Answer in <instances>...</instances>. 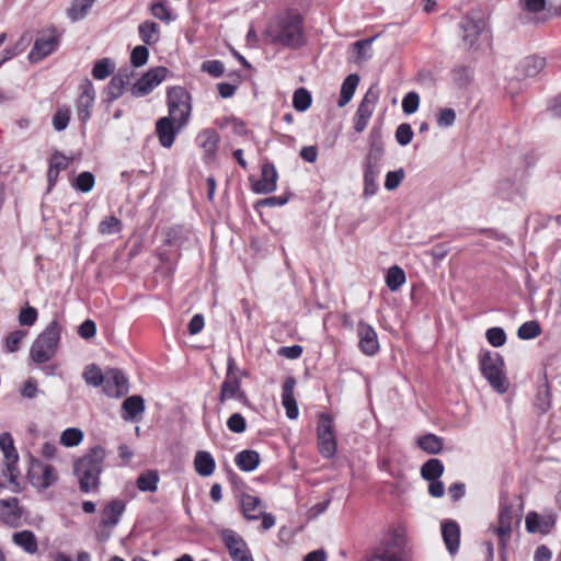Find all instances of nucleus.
<instances>
[{"label": "nucleus", "mask_w": 561, "mask_h": 561, "mask_svg": "<svg viewBox=\"0 0 561 561\" xmlns=\"http://www.w3.org/2000/svg\"><path fill=\"white\" fill-rule=\"evenodd\" d=\"M400 552L392 541L376 547L367 561H400Z\"/></svg>", "instance_id": "31"}, {"label": "nucleus", "mask_w": 561, "mask_h": 561, "mask_svg": "<svg viewBox=\"0 0 561 561\" xmlns=\"http://www.w3.org/2000/svg\"><path fill=\"white\" fill-rule=\"evenodd\" d=\"M535 407L540 413H546L551 407V392L548 381L545 379L543 383L538 387Z\"/></svg>", "instance_id": "43"}, {"label": "nucleus", "mask_w": 561, "mask_h": 561, "mask_svg": "<svg viewBox=\"0 0 561 561\" xmlns=\"http://www.w3.org/2000/svg\"><path fill=\"white\" fill-rule=\"evenodd\" d=\"M485 336L488 342L494 347H500L506 342V333L502 328L499 327L488 329Z\"/></svg>", "instance_id": "51"}, {"label": "nucleus", "mask_w": 561, "mask_h": 561, "mask_svg": "<svg viewBox=\"0 0 561 561\" xmlns=\"http://www.w3.org/2000/svg\"><path fill=\"white\" fill-rule=\"evenodd\" d=\"M59 37L55 30L38 36L28 54L31 62H38L57 49Z\"/></svg>", "instance_id": "11"}, {"label": "nucleus", "mask_w": 561, "mask_h": 561, "mask_svg": "<svg viewBox=\"0 0 561 561\" xmlns=\"http://www.w3.org/2000/svg\"><path fill=\"white\" fill-rule=\"evenodd\" d=\"M129 392V379L118 368H107V397L122 398Z\"/></svg>", "instance_id": "16"}, {"label": "nucleus", "mask_w": 561, "mask_h": 561, "mask_svg": "<svg viewBox=\"0 0 561 561\" xmlns=\"http://www.w3.org/2000/svg\"><path fill=\"white\" fill-rule=\"evenodd\" d=\"M26 332L22 330H15L11 332L5 339V348L10 353L19 351L22 340L25 337Z\"/></svg>", "instance_id": "57"}, {"label": "nucleus", "mask_w": 561, "mask_h": 561, "mask_svg": "<svg viewBox=\"0 0 561 561\" xmlns=\"http://www.w3.org/2000/svg\"><path fill=\"white\" fill-rule=\"evenodd\" d=\"M375 37L365 38L357 41L352 44V47L354 51L356 53V61H363L368 60L371 58V43L374 42Z\"/></svg>", "instance_id": "47"}, {"label": "nucleus", "mask_w": 561, "mask_h": 561, "mask_svg": "<svg viewBox=\"0 0 561 561\" xmlns=\"http://www.w3.org/2000/svg\"><path fill=\"white\" fill-rule=\"evenodd\" d=\"M158 31L159 25L152 21H145L138 26L139 36L147 45L154 44L159 39Z\"/></svg>", "instance_id": "45"}, {"label": "nucleus", "mask_w": 561, "mask_h": 561, "mask_svg": "<svg viewBox=\"0 0 561 561\" xmlns=\"http://www.w3.org/2000/svg\"><path fill=\"white\" fill-rule=\"evenodd\" d=\"M83 439V432L77 427L66 428L60 435V444L65 447H76Z\"/></svg>", "instance_id": "46"}, {"label": "nucleus", "mask_w": 561, "mask_h": 561, "mask_svg": "<svg viewBox=\"0 0 561 561\" xmlns=\"http://www.w3.org/2000/svg\"><path fill=\"white\" fill-rule=\"evenodd\" d=\"M520 7L523 10L530 13H538L546 9V0H520Z\"/></svg>", "instance_id": "62"}, {"label": "nucleus", "mask_w": 561, "mask_h": 561, "mask_svg": "<svg viewBox=\"0 0 561 561\" xmlns=\"http://www.w3.org/2000/svg\"><path fill=\"white\" fill-rule=\"evenodd\" d=\"M404 176H405V173L402 168H400L396 171H389L386 175L385 187L388 191L396 190L401 184Z\"/></svg>", "instance_id": "59"}, {"label": "nucleus", "mask_w": 561, "mask_h": 561, "mask_svg": "<svg viewBox=\"0 0 561 561\" xmlns=\"http://www.w3.org/2000/svg\"><path fill=\"white\" fill-rule=\"evenodd\" d=\"M125 510L126 502L124 500L114 499L107 503V529L114 528L118 524Z\"/></svg>", "instance_id": "37"}, {"label": "nucleus", "mask_w": 561, "mask_h": 561, "mask_svg": "<svg viewBox=\"0 0 561 561\" xmlns=\"http://www.w3.org/2000/svg\"><path fill=\"white\" fill-rule=\"evenodd\" d=\"M12 542L28 554H35L38 551L37 538L31 530L14 533L12 535Z\"/></svg>", "instance_id": "28"}, {"label": "nucleus", "mask_w": 561, "mask_h": 561, "mask_svg": "<svg viewBox=\"0 0 561 561\" xmlns=\"http://www.w3.org/2000/svg\"><path fill=\"white\" fill-rule=\"evenodd\" d=\"M278 174L273 163L266 162L262 165L261 179L253 185L252 190L257 194H268L276 190Z\"/></svg>", "instance_id": "22"}, {"label": "nucleus", "mask_w": 561, "mask_h": 561, "mask_svg": "<svg viewBox=\"0 0 561 561\" xmlns=\"http://www.w3.org/2000/svg\"><path fill=\"white\" fill-rule=\"evenodd\" d=\"M70 108L68 106H58L53 116V126L57 131L65 130L70 122Z\"/></svg>", "instance_id": "49"}, {"label": "nucleus", "mask_w": 561, "mask_h": 561, "mask_svg": "<svg viewBox=\"0 0 561 561\" xmlns=\"http://www.w3.org/2000/svg\"><path fill=\"white\" fill-rule=\"evenodd\" d=\"M369 151L366 154L364 167L379 169L385 152L380 129L373 128L369 134Z\"/></svg>", "instance_id": "21"}, {"label": "nucleus", "mask_w": 561, "mask_h": 561, "mask_svg": "<svg viewBox=\"0 0 561 561\" xmlns=\"http://www.w3.org/2000/svg\"><path fill=\"white\" fill-rule=\"evenodd\" d=\"M202 70L214 78H219L225 72V66L220 60H207L202 64Z\"/></svg>", "instance_id": "60"}, {"label": "nucleus", "mask_w": 561, "mask_h": 561, "mask_svg": "<svg viewBox=\"0 0 561 561\" xmlns=\"http://www.w3.org/2000/svg\"><path fill=\"white\" fill-rule=\"evenodd\" d=\"M219 140L220 137L218 133L214 129L207 128L198 133L196 141L198 146L203 149L206 160H211L215 158Z\"/></svg>", "instance_id": "25"}, {"label": "nucleus", "mask_w": 561, "mask_h": 561, "mask_svg": "<svg viewBox=\"0 0 561 561\" xmlns=\"http://www.w3.org/2000/svg\"><path fill=\"white\" fill-rule=\"evenodd\" d=\"M144 412L145 400L141 396H130L122 404V419L125 421H138Z\"/></svg>", "instance_id": "26"}, {"label": "nucleus", "mask_w": 561, "mask_h": 561, "mask_svg": "<svg viewBox=\"0 0 561 561\" xmlns=\"http://www.w3.org/2000/svg\"><path fill=\"white\" fill-rule=\"evenodd\" d=\"M271 44L297 49L305 45L304 18L293 9L273 16L264 32Z\"/></svg>", "instance_id": "1"}, {"label": "nucleus", "mask_w": 561, "mask_h": 561, "mask_svg": "<svg viewBox=\"0 0 561 561\" xmlns=\"http://www.w3.org/2000/svg\"><path fill=\"white\" fill-rule=\"evenodd\" d=\"M0 449L5 459L7 470L11 478L18 474L19 454L14 446V440L9 432H3L0 435Z\"/></svg>", "instance_id": "19"}, {"label": "nucleus", "mask_w": 561, "mask_h": 561, "mask_svg": "<svg viewBox=\"0 0 561 561\" xmlns=\"http://www.w3.org/2000/svg\"><path fill=\"white\" fill-rule=\"evenodd\" d=\"M485 26L483 18L479 13H469L459 22L461 42L466 49L476 47L479 37Z\"/></svg>", "instance_id": "8"}, {"label": "nucleus", "mask_w": 561, "mask_h": 561, "mask_svg": "<svg viewBox=\"0 0 561 561\" xmlns=\"http://www.w3.org/2000/svg\"><path fill=\"white\" fill-rule=\"evenodd\" d=\"M95 332H96L95 323L89 319L83 321L78 328L79 335L84 340H88V339H91L92 336H94Z\"/></svg>", "instance_id": "64"}, {"label": "nucleus", "mask_w": 561, "mask_h": 561, "mask_svg": "<svg viewBox=\"0 0 561 561\" xmlns=\"http://www.w3.org/2000/svg\"><path fill=\"white\" fill-rule=\"evenodd\" d=\"M513 524V507L512 505H501L499 513V525L493 528V531L499 537V543L502 550L505 549L507 541L511 539Z\"/></svg>", "instance_id": "18"}, {"label": "nucleus", "mask_w": 561, "mask_h": 561, "mask_svg": "<svg viewBox=\"0 0 561 561\" xmlns=\"http://www.w3.org/2000/svg\"><path fill=\"white\" fill-rule=\"evenodd\" d=\"M94 185V175L91 172H82L76 179L75 187L83 193H88Z\"/></svg>", "instance_id": "56"}, {"label": "nucleus", "mask_w": 561, "mask_h": 561, "mask_svg": "<svg viewBox=\"0 0 561 561\" xmlns=\"http://www.w3.org/2000/svg\"><path fill=\"white\" fill-rule=\"evenodd\" d=\"M378 98V90L375 87H370L366 94L364 95V98L362 99L355 115L370 119Z\"/></svg>", "instance_id": "33"}, {"label": "nucleus", "mask_w": 561, "mask_h": 561, "mask_svg": "<svg viewBox=\"0 0 561 561\" xmlns=\"http://www.w3.org/2000/svg\"><path fill=\"white\" fill-rule=\"evenodd\" d=\"M296 379L287 377L282 387V405L286 411V416L289 420H296L299 414L298 404L294 394Z\"/></svg>", "instance_id": "23"}, {"label": "nucleus", "mask_w": 561, "mask_h": 561, "mask_svg": "<svg viewBox=\"0 0 561 561\" xmlns=\"http://www.w3.org/2000/svg\"><path fill=\"white\" fill-rule=\"evenodd\" d=\"M358 347L367 356H373L379 351V341L375 329L366 323L359 321L357 323Z\"/></svg>", "instance_id": "15"}, {"label": "nucleus", "mask_w": 561, "mask_h": 561, "mask_svg": "<svg viewBox=\"0 0 561 561\" xmlns=\"http://www.w3.org/2000/svg\"><path fill=\"white\" fill-rule=\"evenodd\" d=\"M312 102L310 92L305 88H299L294 92L293 106L299 112L307 111Z\"/></svg>", "instance_id": "48"}, {"label": "nucleus", "mask_w": 561, "mask_h": 561, "mask_svg": "<svg viewBox=\"0 0 561 561\" xmlns=\"http://www.w3.org/2000/svg\"><path fill=\"white\" fill-rule=\"evenodd\" d=\"M234 462L242 471H254L260 465V454L252 449L242 450L236 455Z\"/></svg>", "instance_id": "32"}, {"label": "nucleus", "mask_w": 561, "mask_h": 561, "mask_svg": "<svg viewBox=\"0 0 561 561\" xmlns=\"http://www.w3.org/2000/svg\"><path fill=\"white\" fill-rule=\"evenodd\" d=\"M80 95L77 101L78 117L82 123H85L91 116V108L95 100V91L92 82L84 79L80 84Z\"/></svg>", "instance_id": "17"}, {"label": "nucleus", "mask_w": 561, "mask_h": 561, "mask_svg": "<svg viewBox=\"0 0 561 561\" xmlns=\"http://www.w3.org/2000/svg\"><path fill=\"white\" fill-rule=\"evenodd\" d=\"M151 13L154 18L161 21H170L171 13L163 2H156L151 4Z\"/></svg>", "instance_id": "63"}, {"label": "nucleus", "mask_w": 561, "mask_h": 561, "mask_svg": "<svg viewBox=\"0 0 561 561\" xmlns=\"http://www.w3.org/2000/svg\"><path fill=\"white\" fill-rule=\"evenodd\" d=\"M96 0H72L67 15L72 22L84 19Z\"/></svg>", "instance_id": "35"}, {"label": "nucleus", "mask_w": 561, "mask_h": 561, "mask_svg": "<svg viewBox=\"0 0 561 561\" xmlns=\"http://www.w3.org/2000/svg\"><path fill=\"white\" fill-rule=\"evenodd\" d=\"M37 320V310L34 307H26L20 311L19 322L21 325H33Z\"/></svg>", "instance_id": "61"}, {"label": "nucleus", "mask_w": 561, "mask_h": 561, "mask_svg": "<svg viewBox=\"0 0 561 561\" xmlns=\"http://www.w3.org/2000/svg\"><path fill=\"white\" fill-rule=\"evenodd\" d=\"M159 480L158 471L147 470L138 476L136 485L141 492H156Z\"/></svg>", "instance_id": "36"}, {"label": "nucleus", "mask_w": 561, "mask_h": 561, "mask_svg": "<svg viewBox=\"0 0 561 561\" xmlns=\"http://www.w3.org/2000/svg\"><path fill=\"white\" fill-rule=\"evenodd\" d=\"M379 169L365 168L364 167V197L368 198L374 196L378 191L377 178L379 175Z\"/></svg>", "instance_id": "42"}, {"label": "nucleus", "mask_w": 561, "mask_h": 561, "mask_svg": "<svg viewBox=\"0 0 561 561\" xmlns=\"http://www.w3.org/2000/svg\"><path fill=\"white\" fill-rule=\"evenodd\" d=\"M358 83H359V76L356 73H351L344 79L342 87H341L340 99L337 101V104L340 107H343L347 103H350V101L352 100V98L356 91Z\"/></svg>", "instance_id": "34"}, {"label": "nucleus", "mask_w": 561, "mask_h": 561, "mask_svg": "<svg viewBox=\"0 0 561 561\" xmlns=\"http://www.w3.org/2000/svg\"><path fill=\"white\" fill-rule=\"evenodd\" d=\"M437 125L442 128L450 127L456 122V112L453 108H439L436 115Z\"/></svg>", "instance_id": "53"}, {"label": "nucleus", "mask_w": 561, "mask_h": 561, "mask_svg": "<svg viewBox=\"0 0 561 561\" xmlns=\"http://www.w3.org/2000/svg\"><path fill=\"white\" fill-rule=\"evenodd\" d=\"M149 58V50L146 46H136L130 54V62L133 67L139 68L147 64Z\"/></svg>", "instance_id": "52"}, {"label": "nucleus", "mask_w": 561, "mask_h": 561, "mask_svg": "<svg viewBox=\"0 0 561 561\" xmlns=\"http://www.w3.org/2000/svg\"><path fill=\"white\" fill-rule=\"evenodd\" d=\"M191 96L182 87H171L167 91L169 117L186 125L191 115Z\"/></svg>", "instance_id": "6"}, {"label": "nucleus", "mask_w": 561, "mask_h": 561, "mask_svg": "<svg viewBox=\"0 0 561 561\" xmlns=\"http://www.w3.org/2000/svg\"><path fill=\"white\" fill-rule=\"evenodd\" d=\"M419 106L420 95L414 91L407 93L402 100V111L405 114L411 115L417 111Z\"/></svg>", "instance_id": "55"}, {"label": "nucleus", "mask_w": 561, "mask_h": 561, "mask_svg": "<svg viewBox=\"0 0 561 561\" xmlns=\"http://www.w3.org/2000/svg\"><path fill=\"white\" fill-rule=\"evenodd\" d=\"M417 446L427 454L435 455L443 449V439L435 434H426L417 438Z\"/></svg>", "instance_id": "38"}, {"label": "nucleus", "mask_w": 561, "mask_h": 561, "mask_svg": "<svg viewBox=\"0 0 561 561\" xmlns=\"http://www.w3.org/2000/svg\"><path fill=\"white\" fill-rule=\"evenodd\" d=\"M442 536L449 553H457L460 543L459 525L455 520H447L443 523Z\"/></svg>", "instance_id": "27"}, {"label": "nucleus", "mask_w": 561, "mask_h": 561, "mask_svg": "<svg viewBox=\"0 0 561 561\" xmlns=\"http://www.w3.org/2000/svg\"><path fill=\"white\" fill-rule=\"evenodd\" d=\"M185 125L181 122L173 121L169 116L161 117L156 123V134L159 142L164 148H170L174 144L176 135L183 129Z\"/></svg>", "instance_id": "13"}, {"label": "nucleus", "mask_w": 561, "mask_h": 561, "mask_svg": "<svg viewBox=\"0 0 561 561\" xmlns=\"http://www.w3.org/2000/svg\"><path fill=\"white\" fill-rule=\"evenodd\" d=\"M451 76L454 83L458 88L462 89L467 88L471 83L473 79V70L469 66H456L451 71Z\"/></svg>", "instance_id": "44"}, {"label": "nucleus", "mask_w": 561, "mask_h": 561, "mask_svg": "<svg viewBox=\"0 0 561 561\" xmlns=\"http://www.w3.org/2000/svg\"><path fill=\"white\" fill-rule=\"evenodd\" d=\"M396 140L400 146H407L412 141L413 130L410 124L402 123L396 129Z\"/></svg>", "instance_id": "54"}, {"label": "nucleus", "mask_w": 561, "mask_h": 561, "mask_svg": "<svg viewBox=\"0 0 561 561\" xmlns=\"http://www.w3.org/2000/svg\"><path fill=\"white\" fill-rule=\"evenodd\" d=\"M546 67V58L539 55H530L519 61L516 67L519 78H535Z\"/></svg>", "instance_id": "24"}, {"label": "nucleus", "mask_w": 561, "mask_h": 561, "mask_svg": "<svg viewBox=\"0 0 561 561\" xmlns=\"http://www.w3.org/2000/svg\"><path fill=\"white\" fill-rule=\"evenodd\" d=\"M169 70L165 67H154L131 83L129 92L134 98H144L150 94L165 78Z\"/></svg>", "instance_id": "7"}, {"label": "nucleus", "mask_w": 561, "mask_h": 561, "mask_svg": "<svg viewBox=\"0 0 561 561\" xmlns=\"http://www.w3.org/2000/svg\"><path fill=\"white\" fill-rule=\"evenodd\" d=\"M31 483L41 489H47L57 481L56 469L51 465L44 463L37 459H32L28 470Z\"/></svg>", "instance_id": "10"}, {"label": "nucleus", "mask_w": 561, "mask_h": 561, "mask_svg": "<svg viewBox=\"0 0 561 561\" xmlns=\"http://www.w3.org/2000/svg\"><path fill=\"white\" fill-rule=\"evenodd\" d=\"M134 76L135 71L130 67L119 69L107 84V102L121 98L126 90L129 91Z\"/></svg>", "instance_id": "12"}, {"label": "nucleus", "mask_w": 561, "mask_h": 561, "mask_svg": "<svg viewBox=\"0 0 561 561\" xmlns=\"http://www.w3.org/2000/svg\"><path fill=\"white\" fill-rule=\"evenodd\" d=\"M227 427L236 434H241L247 430V421L240 413H233L227 420Z\"/></svg>", "instance_id": "58"}, {"label": "nucleus", "mask_w": 561, "mask_h": 561, "mask_svg": "<svg viewBox=\"0 0 561 561\" xmlns=\"http://www.w3.org/2000/svg\"><path fill=\"white\" fill-rule=\"evenodd\" d=\"M23 515L22 508L19 506L18 497H9L0 500V520L11 527L21 525Z\"/></svg>", "instance_id": "20"}, {"label": "nucleus", "mask_w": 561, "mask_h": 561, "mask_svg": "<svg viewBox=\"0 0 561 561\" xmlns=\"http://www.w3.org/2000/svg\"><path fill=\"white\" fill-rule=\"evenodd\" d=\"M103 449H93L91 454L81 458L75 467V471L79 478L80 489L83 492L91 491L98 485L100 473L102 472Z\"/></svg>", "instance_id": "3"}, {"label": "nucleus", "mask_w": 561, "mask_h": 561, "mask_svg": "<svg viewBox=\"0 0 561 561\" xmlns=\"http://www.w3.org/2000/svg\"><path fill=\"white\" fill-rule=\"evenodd\" d=\"M540 333H541L540 327L536 321H527V322L523 323L517 331V335L522 340L535 339Z\"/></svg>", "instance_id": "50"}, {"label": "nucleus", "mask_w": 561, "mask_h": 561, "mask_svg": "<svg viewBox=\"0 0 561 561\" xmlns=\"http://www.w3.org/2000/svg\"><path fill=\"white\" fill-rule=\"evenodd\" d=\"M61 327L58 321H51L45 330L36 337L30 350V357L36 364H44L50 360L56 352L60 340Z\"/></svg>", "instance_id": "2"}, {"label": "nucleus", "mask_w": 561, "mask_h": 561, "mask_svg": "<svg viewBox=\"0 0 561 561\" xmlns=\"http://www.w3.org/2000/svg\"><path fill=\"white\" fill-rule=\"evenodd\" d=\"M220 537L232 561H254L244 539L232 529H224Z\"/></svg>", "instance_id": "9"}, {"label": "nucleus", "mask_w": 561, "mask_h": 561, "mask_svg": "<svg viewBox=\"0 0 561 561\" xmlns=\"http://www.w3.org/2000/svg\"><path fill=\"white\" fill-rule=\"evenodd\" d=\"M503 366V358L496 352L486 351L480 357V369L483 377L501 393L506 392L508 386Z\"/></svg>", "instance_id": "4"}, {"label": "nucleus", "mask_w": 561, "mask_h": 561, "mask_svg": "<svg viewBox=\"0 0 561 561\" xmlns=\"http://www.w3.org/2000/svg\"><path fill=\"white\" fill-rule=\"evenodd\" d=\"M240 504L242 514L247 519L256 520L260 518L263 505L259 496L242 494Z\"/></svg>", "instance_id": "29"}, {"label": "nucleus", "mask_w": 561, "mask_h": 561, "mask_svg": "<svg viewBox=\"0 0 561 561\" xmlns=\"http://www.w3.org/2000/svg\"><path fill=\"white\" fill-rule=\"evenodd\" d=\"M317 445L320 455L323 458H333L337 450V442L334 431V419L330 413L319 414L317 426Z\"/></svg>", "instance_id": "5"}, {"label": "nucleus", "mask_w": 561, "mask_h": 561, "mask_svg": "<svg viewBox=\"0 0 561 561\" xmlns=\"http://www.w3.org/2000/svg\"><path fill=\"white\" fill-rule=\"evenodd\" d=\"M385 280L391 291H397L407 280L405 273L400 266L393 265L387 271Z\"/></svg>", "instance_id": "40"}, {"label": "nucleus", "mask_w": 561, "mask_h": 561, "mask_svg": "<svg viewBox=\"0 0 561 561\" xmlns=\"http://www.w3.org/2000/svg\"><path fill=\"white\" fill-rule=\"evenodd\" d=\"M194 469L201 477H209L216 469V461L211 454L206 450H198L194 457Z\"/></svg>", "instance_id": "30"}, {"label": "nucleus", "mask_w": 561, "mask_h": 561, "mask_svg": "<svg viewBox=\"0 0 561 561\" xmlns=\"http://www.w3.org/2000/svg\"><path fill=\"white\" fill-rule=\"evenodd\" d=\"M82 378L88 386L100 387L105 380V375L98 365L89 364L83 369Z\"/></svg>", "instance_id": "41"}, {"label": "nucleus", "mask_w": 561, "mask_h": 561, "mask_svg": "<svg viewBox=\"0 0 561 561\" xmlns=\"http://www.w3.org/2000/svg\"><path fill=\"white\" fill-rule=\"evenodd\" d=\"M229 399H236L247 407L251 405L248 396L241 389L240 377H225L220 386L218 401L219 403H225Z\"/></svg>", "instance_id": "14"}, {"label": "nucleus", "mask_w": 561, "mask_h": 561, "mask_svg": "<svg viewBox=\"0 0 561 561\" xmlns=\"http://www.w3.org/2000/svg\"><path fill=\"white\" fill-rule=\"evenodd\" d=\"M444 472V465L437 458L428 459L421 467V476L427 481L437 480Z\"/></svg>", "instance_id": "39"}]
</instances>
